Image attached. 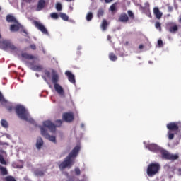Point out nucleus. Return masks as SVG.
<instances>
[{
	"label": "nucleus",
	"mask_w": 181,
	"mask_h": 181,
	"mask_svg": "<svg viewBox=\"0 0 181 181\" xmlns=\"http://www.w3.org/2000/svg\"><path fill=\"white\" fill-rule=\"evenodd\" d=\"M1 35H0V47L4 50H9L11 53H13L15 56H17L22 60V62H25V60H28L30 62H25L27 66L30 67L31 70L33 71H42L43 69V66L42 65H33L35 63H37L39 59L32 54H29L28 53H23L21 55H19L21 53V50L18 49L13 44L8 40H1Z\"/></svg>",
	"instance_id": "1"
},
{
	"label": "nucleus",
	"mask_w": 181,
	"mask_h": 181,
	"mask_svg": "<svg viewBox=\"0 0 181 181\" xmlns=\"http://www.w3.org/2000/svg\"><path fill=\"white\" fill-rule=\"evenodd\" d=\"M40 128L41 131V135H42V136L51 142L56 143V136H50V134L47 133V130H46V128H47L52 134H55L56 125H54V124L52 123L50 120L44 121L42 126H40Z\"/></svg>",
	"instance_id": "2"
},
{
	"label": "nucleus",
	"mask_w": 181,
	"mask_h": 181,
	"mask_svg": "<svg viewBox=\"0 0 181 181\" xmlns=\"http://www.w3.org/2000/svg\"><path fill=\"white\" fill-rule=\"evenodd\" d=\"M78 152H80V146L78 145L74 147V148L69 153V156L65 158V160L59 164V168L60 170H63L66 169V168H70L74 165L76 162V158H77V155H78Z\"/></svg>",
	"instance_id": "3"
},
{
	"label": "nucleus",
	"mask_w": 181,
	"mask_h": 181,
	"mask_svg": "<svg viewBox=\"0 0 181 181\" xmlns=\"http://www.w3.org/2000/svg\"><path fill=\"white\" fill-rule=\"evenodd\" d=\"M16 112L18 117L21 119H23L24 121H27V122H30V124H35V120L30 117V115H29V112L25 106L22 105H18L15 107Z\"/></svg>",
	"instance_id": "4"
},
{
	"label": "nucleus",
	"mask_w": 181,
	"mask_h": 181,
	"mask_svg": "<svg viewBox=\"0 0 181 181\" xmlns=\"http://www.w3.org/2000/svg\"><path fill=\"white\" fill-rule=\"evenodd\" d=\"M167 129H168L167 136L170 141H172L175 138V134H177V131L181 129V122H170L167 124Z\"/></svg>",
	"instance_id": "5"
},
{
	"label": "nucleus",
	"mask_w": 181,
	"mask_h": 181,
	"mask_svg": "<svg viewBox=\"0 0 181 181\" xmlns=\"http://www.w3.org/2000/svg\"><path fill=\"white\" fill-rule=\"evenodd\" d=\"M160 169V165L158 163L149 164L147 168L148 176H149L150 177H152V176H155V174L157 172H159Z\"/></svg>",
	"instance_id": "6"
},
{
	"label": "nucleus",
	"mask_w": 181,
	"mask_h": 181,
	"mask_svg": "<svg viewBox=\"0 0 181 181\" xmlns=\"http://www.w3.org/2000/svg\"><path fill=\"white\" fill-rule=\"evenodd\" d=\"M158 152H160L162 157L164 159H170V160H176V159H178L179 156L177 154H170L167 151L164 150L160 147V149L158 151Z\"/></svg>",
	"instance_id": "7"
},
{
	"label": "nucleus",
	"mask_w": 181,
	"mask_h": 181,
	"mask_svg": "<svg viewBox=\"0 0 181 181\" xmlns=\"http://www.w3.org/2000/svg\"><path fill=\"white\" fill-rule=\"evenodd\" d=\"M34 25H35V28H37V29H38V30H40V32H42V33L49 36V31H47V29L46 28L45 25H43V23H42L41 22H39V21H34Z\"/></svg>",
	"instance_id": "8"
},
{
	"label": "nucleus",
	"mask_w": 181,
	"mask_h": 181,
	"mask_svg": "<svg viewBox=\"0 0 181 181\" xmlns=\"http://www.w3.org/2000/svg\"><path fill=\"white\" fill-rule=\"evenodd\" d=\"M145 147L151 152H159L160 150V147L155 144H146V142H144Z\"/></svg>",
	"instance_id": "9"
},
{
	"label": "nucleus",
	"mask_w": 181,
	"mask_h": 181,
	"mask_svg": "<svg viewBox=\"0 0 181 181\" xmlns=\"http://www.w3.org/2000/svg\"><path fill=\"white\" fill-rule=\"evenodd\" d=\"M0 103H1L2 105H4V107H6L8 111L12 110L13 107H12V105H11V103L8 102V100H6L5 98H4V95H2V93L1 92H0Z\"/></svg>",
	"instance_id": "10"
},
{
	"label": "nucleus",
	"mask_w": 181,
	"mask_h": 181,
	"mask_svg": "<svg viewBox=\"0 0 181 181\" xmlns=\"http://www.w3.org/2000/svg\"><path fill=\"white\" fill-rule=\"evenodd\" d=\"M167 28L170 33H176V31L179 29L177 24L173 22L168 23L167 24Z\"/></svg>",
	"instance_id": "11"
},
{
	"label": "nucleus",
	"mask_w": 181,
	"mask_h": 181,
	"mask_svg": "<svg viewBox=\"0 0 181 181\" xmlns=\"http://www.w3.org/2000/svg\"><path fill=\"white\" fill-rule=\"evenodd\" d=\"M54 88L55 91L60 95V97H64V89H63V87L60 86L59 83H55L54 85Z\"/></svg>",
	"instance_id": "12"
},
{
	"label": "nucleus",
	"mask_w": 181,
	"mask_h": 181,
	"mask_svg": "<svg viewBox=\"0 0 181 181\" xmlns=\"http://www.w3.org/2000/svg\"><path fill=\"white\" fill-rule=\"evenodd\" d=\"M62 118L66 122H71L74 119V115L72 112L64 113Z\"/></svg>",
	"instance_id": "13"
},
{
	"label": "nucleus",
	"mask_w": 181,
	"mask_h": 181,
	"mask_svg": "<svg viewBox=\"0 0 181 181\" xmlns=\"http://www.w3.org/2000/svg\"><path fill=\"white\" fill-rule=\"evenodd\" d=\"M66 76H67L68 77V80L69 81H70V83H72V84H75L76 83V78H74V75H73V74L69 71H66L65 72Z\"/></svg>",
	"instance_id": "14"
},
{
	"label": "nucleus",
	"mask_w": 181,
	"mask_h": 181,
	"mask_svg": "<svg viewBox=\"0 0 181 181\" xmlns=\"http://www.w3.org/2000/svg\"><path fill=\"white\" fill-rule=\"evenodd\" d=\"M22 28V25H21V24H19V23L16 22L15 24H13L11 25L10 27V30L11 32H17V30H19V29H21Z\"/></svg>",
	"instance_id": "15"
},
{
	"label": "nucleus",
	"mask_w": 181,
	"mask_h": 181,
	"mask_svg": "<svg viewBox=\"0 0 181 181\" xmlns=\"http://www.w3.org/2000/svg\"><path fill=\"white\" fill-rule=\"evenodd\" d=\"M52 81L54 85L57 84V83L59 82V75L54 71H52Z\"/></svg>",
	"instance_id": "16"
},
{
	"label": "nucleus",
	"mask_w": 181,
	"mask_h": 181,
	"mask_svg": "<svg viewBox=\"0 0 181 181\" xmlns=\"http://www.w3.org/2000/svg\"><path fill=\"white\" fill-rule=\"evenodd\" d=\"M45 5H46V2L45 1V0H40L38 1L36 11H42V9L45 8Z\"/></svg>",
	"instance_id": "17"
},
{
	"label": "nucleus",
	"mask_w": 181,
	"mask_h": 181,
	"mask_svg": "<svg viewBox=\"0 0 181 181\" xmlns=\"http://www.w3.org/2000/svg\"><path fill=\"white\" fill-rule=\"evenodd\" d=\"M153 13L156 15V18H157V19H160L162 18L163 13L160 12V11H159L158 7H155L153 8Z\"/></svg>",
	"instance_id": "18"
},
{
	"label": "nucleus",
	"mask_w": 181,
	"mask_h": 181,
	"mask_svg": "<svg viewBox=\"0 0 181 181\" xmlns=\"http://www.w3.org/2000/svg\"><path fill=\"white\" fill-rule=\"evenodd\" d=\"M43 146V139L41 137L37 139L36 148L40 149Z\"/></svg>",
	"instance_id": "19"
},
{
	"label": "nucleus",
	"mask_w": 181,
	"mask_h": 181,
	"mask_svg": "<svg viewBox=\"0 0 181 181\" xmlns=\"http://www.w3.org/2000/svg\"><path fill=\"white\" fill-rule=\"evenodd\" d=\"M119 22H128V16L125 13H123L122 15H120V16L119 17Z\"/></svg>",
	"instance_id": "20"
},
{
	"label": "nucleus",
	"mask_w": 181,
	"mask_h": 181,
	"mask_svg": "<svg viewBox=\"0 0 181 181\" xmlns=\"http://www.w3.org/2000/svg\"><path fill=\"white\" fill-rule=\"evenodd\" d=\"M165 170H167L168 172H173L175 170V167L170 164H166L164 165Z\"/></svg>",
	"instance_id": "21"
},
{
	"label": "nucleus",
	"mask_w": 181,
	"mask_h": 181,
	"mask_svg": "<svg viewBox=\"0 0 181 181\" xmlns=\"http://www.w3.org/2000/svg\"><path fill=\"white\" fill-rule=\"evenodd\" d=\"M6 21H7V22H14V23L18 22L16 21V18H15V17H13V16H12V15H8L6 16Z\"/></svg>",
	"instance_id": "22"
},
{
	"label": "nucleus",
	"mask_w": 181,
	"mask_h": 181,
	"mask_svg": "<svg viewBox=\"0 0 181 181\" xmlns=\"http://www.w3.org/2000/svg\"><path fill=\"white\" fill-rule=\"evenodd\" d=\"M0 172L3 176H5L8 175V170L6 169V167H4L0 165Z\"/></svg>",
	"instance_id": "23"
},
{
	"label": "nucleus",
	"mask_w": 181,
	"mask_h": 181,
	"mask_svg": "<svg viewBox=\"0 0 181 181\" xmlns=\"http://www.w3.org/2000/svg\"><path fill=\"white\" fill-rule=\"evenodd\" d=\"M107 26H108V23H107L106 20H103L101 24V29L102 30H106Z\"/></svg>",
	"instance_id": "24"
},
{
	"label": "nucleus",
	"mask_w": 181,
	"mask_h": 181,
	"mask_svg": "<svg viewBox=\"0 0 181 181\" xmlns=\"http://www.w3.org/2000/svg\"><path fill=\"white\" fill-rule=\"evenodd\" d=\"M109 59H110V60H111V62H116L117 58V56L114 53H110Z\"/></svg>",
	"instance_id": "25"
},
{
	"label": "nucleus",
	"mask_w": 181,
	"mask_h": 181,
	"mask_svg": "<svg viewBox=\"0 0 181 181\" xmlns=\"http://www.w3.org/2000/svg\"><path fill=\"white\" fill-rule=\"evenodd\" d=\"M1 127H3V128H8V127H9V124H8V121L5 119L1 120Z\"/></svg>",
	"instance_id": "26"
},
{
	"label": "nucleus",
	"mask_w": 181,
	"mask_h": 181,
	"mask_svg": "<svg viewBox=\"0 0 181 181\" xmlns=\"http://www.w3.org/2000/svg\"><path fill=\"white\" fill-rule=\"evenodd\" d=\"M13 167L17 168V169H22V168H23V163H20V164H18L16 163H13Z\"/></svg>",
	"instance_id": "27"
},
{
	"label": "nucleus",
	"mask_w": 181,
	"mask_h": 181,
	"mask_svg": "<svg viewBox=\"0 0 181 181\" xmlns=\"http://www.w3.org/2000/svg\"><path fill=\"white\" fill-rule=\"evenodd\" d=\"M59 16L63 21H69V16H67L66 13H61Z\"/></svg>",
	"instance_id": "28"
},
{
	"label": "nucleus",
	"mask_w": 181,
	"mask_h": 181,
	"mask_svg": "<svg viewBox=\"0 0 181 181\" xmlns=\"http://www.w3.org/2000/svg\"><path fill=\"white\" fill-rule=\"evenodd\" d=\"M91 19H93V13L88 12L86 15V21L88 22H90V21H91Z\"/></svg>",
	"instance_id": "29"
},
{
	"label": "nucleus",
	"mask_w": 181,
	"mask_h": 181,
	"mask_svg": "<svg viewBox=\"0 0 181 181\" xmlns=\"http://www.w3.org/2000/svg\"><path fill=\"white\" fill-rule=\"evenodd\" d=\"M110 10L111 12H115V11H117V3H114L112 6H110Z\"/></svg>",
	"instance_id": "30"
},
{
	"label": "nucleus",
	"mask_w": 181,
	"mask_h": 181,
	"mask_svg": "<svg viewBox=\"0 0 181 181\" xmlns=\"http://www.w3.org/2000/svg\"><path fill=\"white\" fill-rule=\"evenodd\" d=\"M34 173H35V175H36V176H42V175H43V171H40V170H35V171H34Z\"/></svg>",
	"instance_id": "31"
},
{
	"label": "nucleus",
	"mask_w": 181,
	"mask_h": 181,
	"mask_svg": "<svg viewBox=\"0 0 181 181\" xmlns=\"http://www.w3.org/2000/svg\"><path fill=\"white\" fill-rule=\"evenodd\" d=\"M50 16L52 19H58L59 18V14H57V13H52L50 14Z\"/></svg>",
	"instance_id": "32"
},
{
	"label": "nucleus",
	"mask_w": 181,
	"mask_h": 181,
	"mask_svg": "<svg viewBox=\"0 0 181 181\" xmlns=\"http://www.w3.org/2000/svg\"><path fill=\"white\" fill-rule=\"evenodd\" d=\"M104 15V10L103 9H99L98 11V18H101Z\"/></svg>",
	"instance_id": "33"
},
{
	"label": "nucleus",
	"mask_w": 181,
	"mask_h": 181,
	"mask_svg": "<svg viewBox=\"0 0 181 181\" xmlns=\"http://www.w3.org/2000/svg\"><path fill=\"white\" fill-rule=\"evenodd\" d=\"M6 181H16V180H15V177H12V176H7L5 178Z\"/></svg>",
	"instance_id": "34"
},
{
	"label": "nucleus",
	"mask_w": 181,
	"mask_h": 181,
	"mask_svg": "<svg viewBox=\"0 0 181 181\" xmlns=\"http://www.w3.org/2000/svg\"><path fill=\"white\" fill-rule=\"evenodd\" d=\"M155 27L156 28V29H158L160 32L162 30V28L160 27V23L156 22L155 23Z\"/></svg>",
	"instance_id": "35"
},
{
	"label": "nucleus",
	"mask_w": 181,
	"mask_h": 181,
	"mask_svg": "<svg viewBox=\"0 0 181 181\" xmlns=\"http://www.w3.org/2000/svg\"><path fill=\"white\" fill-rule=\"evenodd\" d=\"M0 163H1V165H6V161L1 155H0Z\"/></svg>",
	"instance_id": "36"
},
{
	"label": "nucleus",
	"mask_w": 181,
	"mask_h": 181,
	"mask_svg": "<svg viewBox=\"0 0 181 181\" xmlns=\"http://www.w3.org/2000/svg\"><path fill=\"white\" fill-rule=\"evenodd\" d=\"M56 9H57V11H62V4H61L60 3H57V4H56Z\"/></svg>",
	"instance_id": "37"
},
{
	"label": "nucleus",
	"mask_w": 181,
	"mask_h": 181,
	"mask_svg": "<svg viewBox=\"0 0 181 181\" xmlns=\"http://www.w3.org/2000/svg\"><path fill=\"white\" fill-rule=\"evenodd\" d=\"M74 170H75V173L77 176H79V175H81V171L80 170V168H76Z\"/></svg>",
	"instance_id": "38"
},
{
	"label": "nucleus",
	"mask_w": 181,
	"mask_h": 181,
	"mask_svg": "<svg viewBox=\"0 0 181 181\" xmlns=\"http://www.w3.org/2000/svg\"><path fill=\"white\" fill-rule=\"evenodd\" d=\"M63 124V122L62 120H57L56 121V127H60Z\"/></svg>",
	"instance_id": "39"
},
{
	"label": "nucleus",
	"mask_w": 181,
	"mask_h": 181,
	"mask_svg": "<svg viewBox=\"0 0 181 181\" xmlns=\"http://www.w3.org/2000/svg\"><path fill=\"white\" fill-rule=\"evenodd\" d=\"M127 13L129 18H132V19H134V13H132V11H128Z\"/></svg>",
	"instance_id": "40"
},
{
	"label": "nucleus",
	"mask_w": 181,
	"mask_h": 181,
	"mask_svg": "<svg viewBox=\"0 0 181 181\" xmlns=\"http://www.w3.org/2000/svg\"><path fill=\"white\" fill-rule=\"evenodd\" d=\"M163 45V42L162 41V40H158V45L159 46V47H162Z\"/></svg>",
	"instance_id": "41"
},
{
	"label": "nucleus",
	"mask_w": 181,
	"mask_h": 181,
	"mask_svg": "<svg viewBox=\"0 0 181 181\" xmlns=\"http://www.w3.org/2000/svg\"><path fill=\"white\" fill-rule=\"evenodd\" d=\"M23 2H22V5H23V4H25V2L26 4H30V2H32V0H22Z\"/></svg>",
	"instance_id": "42"
},
{
	"label": "nucleus",
	"mask_w": 181,
	"mask_h": 181,
	"mask_svg": "<svg viewBox=\"0 0 181 181\" xmlns=\"http://www.w3.org/2000/svg\"><path fill=\"white\" fill-rule=\"evenodd\" d=\"M144 5H145L146 9H147V11H149V3L146 2V3L144 4Z\"/></svg>",
	"instance_id": "43"
},
{
	"label": "nucleus",
	"mask_w": 181,
	"mask_h": 181,
	"mask_svg": "<svg viewBox=\"0 0 181 181\" xmlns=\"http://www.w3.org/2000/svg\"><path fill=\"white\" fill-rule=\"evenodd\" d=\"M76 180V177H69L67 181H75Z\"/></svg>",
	"instance_id": "44"
},
{
	"label": "nucleus",
	"mask_w": 181,
	"mask_h": 181,
	"mask_svg": "<svg viewBox=\"0 0 181 181\" xmlns=\"http://www.w3.org/2000/svg\"><path fill=\"white\" fill-rule=\"evenodd\" d=\"M30 48H31L33 50H36V45H35V44L31 45H30Z\"/></svg>",
	"instance_id": "45"
},
{
	"label": "nucleus",
	"mask_w": 181,
	"mask_h": 181,
	"mask_svg": "<svg viewBox=\"0 0 181 181\" xmlns=\"http://www.w3.org/2000/svg\"><path fill=\"white\" fill-rule=\"evenodd\" d=\"M40 50H42L44 54H46V51L45 50V48H43V46L42 45L41 47H40Z\"/></svg>",
	"instance_id": "46"
},
{
	"label": "nucleus",
	"mask_w": 181,
	"mask_h": 181,
	"mask_svg": "<svg viewBox=\"0 0 181 181\" xmlns=\"http://www.w3.org/2000/svg\"><path fill=\"white\" fill-rule=\"evenodd\" d=\"M168 11H169L170 12H172V11H173V8L172 6H168Z\"/></svg>",
	"instance_id": "47"
},
{
	"label": "nucleus",
	"mask_w": 181,
	"mask_h": 181,
	"mask_svg": "<svg viewBox=\"0 0 181 181\" xmlns=\"http://www.w3.org/2000/svg\"><path fill=\"white\" fill-rule=\"evenodd\" d=\"M177 175H179V176H181V168H179L178 170H177Z\"/></svg>",
	"instance_id": "48"
},
{
	"label": "nucleus",
	"mask_w": 181,
	"mask_h": 181,
	"mask_svg": "<svg viewBox=\"0 0 181 181\" xmlns=\"http://www.w3.org/2000/svg\"><path fill=\"white\" fill-rule=\"evenodd\" d=\"M106 4H110V2H112V0H105Z\"/></svg>",
	"instance_id": "49"
},
{
	"label": "nucleus",
	"mask_w": 181,
	"mask_h": 181,
	"mask_svg": "<svg viewBox=\"0 0 181 181\" xmlns=\"http://www.w3.org/2000/svg\"><path fill=\"white\" fill-rule=\"evenodd\" d=\"M139 49H144V45H140L139 46Z\"/></svg>",
	"instance_id": "50"
},
{
	"label": "nucleus",
	"mask_w": 181,
	"mask_h": 181,
	"mask_svg": "<svg viewBox=\"0 0 181 181\" xmlns=\"http://www.w3.org/2000/svg\"><path fill=\"white\" fill-rule=\"evenodd\" d=\"M23 32L24 33H25V35H28V31H26V30L23 29Z\"/></svg>",
	"instance_id": "51"
},
{
	"label": "nucleus",
	"mask_w": 181,
	"mask_h": 181,
	"mask_svg": "<svg viewBox=\"0 0 181 181\" xmlns=\"http://www.w3.org/2000/svg\"><path fill=\"white\" fill-rule=\"evenodd\" d=\"M178 22H180V23H181V15H180V17H179Z\"/></svg>",
	"instance_id": "52"
},
{
	"label": "nucleus",
	"mask_w": 181,
	"mask_h": 181,
	"mask_svg": "<svg viewBox=\"0 0 181 181\" xmlns=\"http://www.w3.org/2000/svg\"><path fill=\"white\" fill-rule=\"evenodd\" d=\"M111 40V36L108 35L107 36V40Z\"/></svg>",
	"instance_id": "53"
},
{
	"label": "nucleus",
	"mask_w": 181,
	"mask_h": 181,
	"mask_svg": "<svg viewBox=\"0 0 181 181\" xmlns=\"http://www.w3.org/2000/svg\"><path fill=\"white\" fill-rule=\"evenodd\" d=\"M81 128H84V124L82 123V124H81Z\"/></svg>",
	"instance_id": "54"
},
{
	"label": "nucleus",
	"mask_w": 181,
	"mask_h": 181,
	"mask_svg": "<svg viewBox=\"0 0 181 181\" xmlns=\"http://www.w3.org/2000/svg\"><path fill=\"white\" fill-rule=\"evenodd\" d=\"M6 137H7V138H11V135L6 134Z\"/></svg>",
	"instance_id": "55"
},
{
	"label": "nucleus",
	"mask_w": 181,
	"mask_h": 181,
	"mask_svg": "<svg viewBox=\"0 0 181 181\" xmlns=\"http://www.w3.org/2000/svg\"><path fill=\"white\" fill-rule=\"evenodd\" d=\"M148 16H151V13L149 11L147 13Z\"/></svg>",
	"instance_id": "56"
},
{
	"label": "nucleus",
	"mask_w": 181,
	"mask_h": 181,
	"mask_svg": "<svg viewBox=\"0 0 181 181\" xmlns=\"http://www.w3.org/2000/svg\"><path fill=\"white\" fill-rule=\"evenodd\" d=\"M149 64H152V61H148Z\"/></svg>",
	"instance_id": "57"
},
{
	"label": "nucleus",
	"mask_w": 181,
	"mask_h": 181,
	"mask_svg": "<svg viewBox=\"0 0 181 181\" xmlns=\"http://www.w3.org/2000/svg\"><path fill=\"white\" fill-rule=\"evenodd\" d=\"M36 77H39V74H35Z\"/></svg>",
	"instance_id": "58"
},
{
	"label": "nucleus",
	"mask_w": 181,
	"mask_h": 181,
	"mask_svg": "<svg viewBox=\"0 0 181 181\" xmlns=\"http://www.w3.org/2000/svg\"><path fill=\"white\" fill-rule=\"evenodd\" d=\"M67 1V2H71V1H73V0H66Z\"/></svg>",
	"instance_id": "59"
},
{
	"label": "nucleus",
	"mask_w": 181,
	"mask_h": 181,
	"mask_svg": "<svg viewBox=\"0 0 181 181\" xmlns=\"http://www.w3.org/2000/svg\"><path fill=\"white\" fill-rule=\"evenodd\" d=\"M81 47H78V50H81Z\"/></svg>",
	"instance_id": "60"
},
{
	"label": "nucleus",
	"mask_w": 181,
	"mask_h": 181,
	"mask_svg": "<svg viewBox=\"0 0 181 181\" xmlns=\"http://www.w3.org/2000/svg\"><path fill=\"white\" fill-rule=\"evenodd\" d=\"M43 78H44L45 81H47L46 80V78H45V77H43Z\"/></svg>",
	"instance_id": "61"
},
{
	"label": "nucleus",
	"mask_w": 181,
	"mask_h": 181,
	"mask_svg": "<svg viewBox=\"0 0 181 181\" xmlns=\"http://www.w3.org/2000/svg\"><path fill=\"white\" fill-rule=\"evenodd\" d=\"M0 11H1V7H0Z\"/></svg>",
	"instance_id": "62"
}]
</instances>
